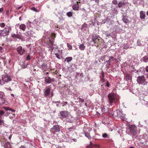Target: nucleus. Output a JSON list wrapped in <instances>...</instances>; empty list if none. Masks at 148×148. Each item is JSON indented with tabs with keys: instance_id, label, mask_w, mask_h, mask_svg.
I'll use <instances>...</instances> for the list:
<instances>
[{
	"instance_id": "f257e3e1",
	"label": "nucleus",
	"mask_w": 148,
	"mask_h": 148,
	"mask_svg": "<svg viewBox=\"0 0 148 148\" xmlns=\"http://www.w3.org/2000/svg\"><path fill=\"white\" fill-rule=\"evenodd\" d=\"M60 118L62 120L64 119H68L71 116L70 113L66 111H62L60 112L58 114Z\"/></svg>"
},
{
	"instance_id": "f03ea898",
	"label": "nucleus",
	"mask_w": 148,
	"mask_h": 148,
	"mask_svg": "<svg viewBox=\"0 0 148 148\" xmlns=\"http://www.w3.org/2000/svg\"><path fill=\"white\" fill-rule=\"evenodd\" d=\"M55 37V35L53 34L52 35V38L53 39L51 40V38H49V41L47 42V44L46 47L49 49V50H51L52 51L54 49L53 46V45H55V44H53L54 42V39Z\"/></svg>"
},
{
	"instance_id": "7ed1b4c3",
	"label": "nucleus",
	"mask_w": 148,
	"mask_h": 148,
	"mask_svg": "<svg viewBox=\"0 0 148 148\" xmlns=\"http://www.w3.org/2000/svg\"><path fill=\"white\" fill-rule=\"evenodd\" d=\"M129 129L130 133L133 136L136 135L137 133V127L134 125H129Z\"/></svg>"
},
{
	"instance_id": "20e7f679",
	"label": "nucleus",
	"mask_w": 148,
	"mask_h": 148,
	"mask_svg": "<svg viewBox=\"0 0 148 148\" xmlns=\"http://www.w3.org/2000/svg\"><path fill=\"white\" fill-rule=\"evenodd\" d=\"M11 80L12 79L10 76L7 75H2V76L1 85H3Z\"/></svg>"
},
{
	"instance_id": "39448f33",
	"label": "nucleus",
	"mask_w": 148,
	"mask_h": 148,
	"mask_svg": "<svg viewBox=\"0 0 148 148\" xmlns=\"http://www.w3.org/2000/svg\"><path fill=\"white\" fill-rule=\"evenodd\" d=\"M11 27L6 25L5 28L2 30L3 34V36H5L9 34V32L11 31Z\"/></svg>"
},
{
	"instance_id": "423d86ee",
	"label": "nucleus",
	"mask_w": 148,
	"mask_h": 148,
	"mask_svg": "<svg viewBox=\"0 0 148 148\" xmlns=\"http://www.w3.org/2000/svg\"><path fill=\"white\" fill-rule=\"evenodd\" d=\"M99 36L95 34H93L92 35V40L91 42L92 45H95V43H98L99 42V39H98Z\"/></svg>"
},
{
	"instance_id": "0eeeda50",
	"label": "nucleus",
	"mask_w": 148,
	"mask_h": 148,
	"mask_svg": "<svg viewBox=\"0 0 148 148\" xmlns=\"http://www.w3.org/2000/svg\"><path fill=\"white\" fill-rule=\"evenodd\" d=\"M60 130V127L59 125H54L50 130L51 132L53 134L56 132H59Z\"/></svg>"
},
{
	"instance_id": "6e6552de",
	"label": "nucleus",
	"mask_w": 148,
	"mask_h": 148,
	"mask_svg": "<svg viewBox=\"0 0 148 148\" xmlns=\"http://www.w3.org/2000/svg\"><path fill=\"white\" fill-rule=\"evenodd\" d=\"M137 81L138 83L139 84H145V77L143 76H139L138 77Z\"/></svg>"
},
{
	"instance_id": "1a4fd4ad",
	"label": "nucleus",
	"mask_w": 148,
	"mask_h": 148,
	"mask_svg": "<svg viewBox=\"0 0 148 148\" xmlns=\"http://www.w3.org/2000/svg\"><path fill=\"white\" fill-rule=\"evenodd\" d=\"M5 101L4 93L0 92V106L3 104Z\"/></svg>"
},
{
	"instance_id": "9d476101",
	"label": "nucleus",
	"mask_w": 148,
	"mask_h": 148,
	"mask_svg": "<svg viewBox=\"0 0 148 148\" xmlns=\"http://www.w3.org/2000/svg\"><path fill=\"white\" fill-rule=\"evenodd\" d=\"M116 97V96L114 93H111L109 95L108 98L110 103L113 102L114 100Z\"/></svg>"
},
{
	"instance_id": "9b49d317",
	"label": "nucleus",
	"mask_w": 148,
	"mask_h": 148,
	"mask_svg": "<svg viewBox=\"0 0 148 148\" xmlns=\"http://www.w3.org/2000/svg\"><path fill=\"white\" fill-rule=\"evenodd\" d=\"M16 51L20 55H23L25 52L24 49L21 46L18 47L16 49Z\"/></svg>"
},
{
	"instance_id": "f8f14e48",
	"label": "nucleus",
	"mask_w": 148,
	"mask_h": 148,
	"mask_svg": "<svg viewBox=\"0 0 148 148\" xmlns=\"http://www.w3.org/2000/svg\"><path fill=\"white\" fill-rule=\"evenodd\" d=\"M43 71H46L47 68L48 66L47 64L44 63H42L41 65H39L38 66Z\"/></svg>"
},
{
	"instance_id": "ddd939ff",
	"label": "nucleus",
	"mask_w": 148,
	"mask_h": 148,
	"mask_svg": "<svg viewBox=\"0 0 148 148\" xmlns=\"http://www.w3.org/2000/svg\"><path fill=\"white\" fill-rule=\"evenodd\" d=\"M34 32L32 30H30L24 33V34L26 36L33 37L34 36Z\"/></svg>"
},
{
	"instance_id": "4468645a",
	"label": "nucleus",
	"mask_w": 148,
	"mask_h": 148,
	"mask_svg": "<svg viewBox=\"0 0 148 148\" xmlns=\"http://www.w3.org/2000/svg\"><path fill=\"white\" fill-rule=\"evenodd\" d=\"M116 60V59L115 58H114L112 56H111L109 60L107 61V62L108 65H110L111 62H112V63L113 64Z\"/></svg>"
},
{
	"instance_id": "2eb2a0df",
	"label": "nucleus",
	"mask_w": 148,
	"mask_h": 148,
	"mask_svg": "<svg viewBox=\"0 0 148 148\" xmlns=\"http://www.w3.org/2000/svg\"><path fill=\"white\" fill-rule=\"evenodd\" d=\"M45 81L47 83L50 84L54 81V79L51 78L50 77H48V78L46 77L45 78Z\"/></svg>"
},
{
	"instance_id": "dca6fc26",
	"label": "nucleus",
	"mask_w": 148,
	"mask_h": 148,
	"mask_svg": "<svg viewBox=\"0 0 148 148\" xmlns=\"http://www.w3.org/2000/svg\"><path fill=\"white\" fill-rule=\"evenodd\" d=\"M79 5L77 3L73 5V9L75 10H79Z\"/></svg>"
},
{
	"instance_id": "f3484780",
	"label": "nucleus",
	"mask_w": 148,
	"mask_h": 148,
	"mask_svg": "<svg viewBox=\"0 0 148 148\" xmlns=\"http://www.w3.org/2000/svg\"><path fill=\"white\" fill-rule=\"evenodd\" d=\"M140 18L141 19H145V12L141 11L140 12Z\"/></svg>"
},
{
	"instance_id": "a211bd4d",
	"label": "nucleus",
	"mask_w": 148,
	"mask_h": 148,
	"mask_svg": "<svg viewBox=\"0 0 148 148\" xmlns=\"http://www.w3.org/2000/svg\"><path fill=\"white\" fill-rule=\"evenodd\" d=\"M122 19L124 22L125 23H127L130 21L128 19V17L126 16H123Z\"/></svg>"
},
{
	"instance_id": "6ab92c4d",
	"label": "nucleus",
	"mask_w": 148,
	"mask_h": 148,
	"mask_svg": "<svg viewBox=\"0 0 148 148\" xmlns=\"http://www.w3.org/2000/svg\"><path fill=\"white\" fill-rule=\"evenodd\" d=\"M51 89L49 88H47L45 89L44 92V95L45 96H48L50 93Z\"/></svg>"
},
{
	"instance_id": "aec40b11",
	"label": "nucleus",
	"mask_w": 148,
	"mask_h": 148,
	"mask_svg": "<svg viewBox=\"0 0 148 148\" xmlns=\"http://www.w3.org/2000/svg\"><path fill=\"white\" fill-rule=\"evenodd\" d=\"M126 5L125 2L123 1H121L119 2L117 5V6L118 7L120 8L121 7H123L124 6Z\"/></svg>"
},
{
	"instance_id": "412c9836",
	"label": "nucleus",
	"mask_w": 148,
	"mask_h": 148,
	"mask_svg": "<svg viewBox=\"0 0 148 148\" xmlns=\"http://www.w3.org/2000/svg\"><path fill=\"white\" fill-rule=\"evenodd\" d=\"M4 147L5 148H12V146L10 142H7L4 144Z\"/></svg>"
},
{
	"instance_id": "4be33fe9",
	"label": "nucleus",
	"mask_w": 148,
	"mask_h": 148,
	"mask_svg": "<svg viewBox=\"0 0 148 148\" xmlns=\"http://www.w3.org/2000/svg\"><path fill=\"white\" fill-rule=\"evenodd\" d=\"M83 77V73H76L75 77L77 79H80Z\"/></svg>"
},
{
	"instance_id": "5701e85b",
	"label": "nucleus",
	"mask_w": 148,
	"mask_h": 148,
	"mask_svg": "<svg viewBox=\"0 0 148 148\" xmlns=\"http://www.w3.org/2000/svg\"><path fill=\"white\" fill-rule=\"evenodd\" d=\"M73 59V58L71 57H69L66 58L65 59V61H66L68 63H69Z\"/></svg>"
},
{
	"instance_id": "b1692460",
	"label": "nucleus",
	"mask_w": 148,
	"mask_h": 148,
	"mask_svg": "<svg viewBox=\"0 0 148 148\" xmlns=\"http://www.w3.org/2000/svg\"><path fill=\"white\" fill-rule=\"evenodd\" d=\"M19 28L21 30L24 31L26 28V26L24 24H21L19 25Z\"/></svg>"
},
{
	"instance_id": "393cba45",
	"label": "nucleus",
	"mask_w": 148,
	"mask_h": 148,
	"mask_svg": "<svg viewBox=\"0 0 148 148\" xmlns=\"http://www.w3.org/2000/svg\"><path fill=\"white\" fill-rule=\"evenodd\" d=\"M88 23L89 26L91 27H92L94 25V22L92 20L90 21Z\"/></svg>"
},
{
	"instance_id": "a878e982",
	"label": "nucleus",
	"mask_w": 148,
	"mask_h": 148,
	"mask_svg": "<svg viewBox=\"0 0 148 148\" xmlns=\"http://www.w3.org/2000/svg\"><path fill=\"white\" fill-rule=\"evenodd\" d=\"M84 134H85V136L88 138V139H90L91 138V137L90 136V134L88 132H86L84 131Z\"/></svg>"
},
{
	"instance_id": "bb28decb",
	"label": "nucleus",
	"mask_w": 148,
	"mask_h": 148,
	"mask_svg": "<svg viewBox=\"0 0 148 148\" xmlns=\"http://www.w3.org/2000/svg\"><path fill=\"white\" fill-rule=\"evenodd\" d=\"M79 48L81 50H83L85 49V47L84 46L83 44H82L79 45Z\"/></svg>"
},
{
	"instance_id": "cd10ccee",
	"label": "nucleus",
	"mask_w": 148,
	"mask_h": 148,
	"mask_svg": "<svg viewBox=\"0 0 148 148\" xmlns=\"http://www.w3.org/2000/svg\"><path fill=\"white\" fill-rule=\"evenodd\" d=\"M143 61L145 62H148V56H145L143 58Z\"/></svg>"
},
{
	"instance_id": "c85d7f7f",
	"label": "nucleus",
	"mask_w": 148,
	"mask_h": 148,
	"mask_svg": "<svg viewBox=\"0 0 148 148\" xmlns=\"http://www.w3.org/2000/svg\"><path fill=\"white\" fill-rule=\"evenodd\" d=\"M126 78L127 80H130L131 78V76L130 74H127L126 75Z\"/></svg>"
},
{
	"instance_id": "c756f323",
	"label": "nucleus",
	"mask_w": 148,
	"mask_h": 148,
	"mask_svg": "<svg viewBox=\"0 0 148 148\" xmlns=\"http://www.w3.org/2000/svg\"><path fill=\"white\" fill-rule=\"evenodd\" d=\"M123 48L124 49H127L129 48V46L127 44H125L123 45Z\"/></svg>"
},
{
	"instance_id": "7c9ffc66",
	"label": "nucleus",
	"mask_w": 148,
	"mask_h": 148,
	"mask_svg": "<svg viewBox=\"0 0 148 148\" xmlns=\"http://www.w3.org/2000/svg\"><path fill=\"white\" fill-rule=\"evenodd\" d=\"M66 15L69 17H71L73 15V12H69L66 13Z\"/></svg>"
},
{
	"instance_id": "2f4dec72",
	"label": "nucleus",
	"mask_w": 148,
	"mask_h": 148,
	"mask_svg": "<svg viewBox=\"0 0 148 148\" xmlns=\"http://www.w3.org/2000/svg\"><path fill=\"white\" fill-rule=\"evenodd\" d=\"M102 137L104 138H109V136L107 133H104L102 134Z\"/></svg>"
},
{
	"instance_id": "473e14b6",
	"label": "nucleus",
	"mask_w": 148,
	"mask_h": 148,
	"mask_svg": "<svg viewBox=\"0 0 148 148\" xmlns=\"http://www.w3.org/2000/svg\"><path fill=\"white\" fill-rule=\"evenodd\" d=\"M55 55L56 57L58 59H61V56L58 53H55Z\"/></svg>"
},
{
	"instance_id": "72a5a7b5",
	"label": "nucleus",
	"mask_w": 148,
	"mask_h": 148,
	"mask_svg": "<svg viewBox=\"0 0 148 148\" xmlns=\"http://www.w3.org/2000/svg\"><path fill=\"white\" fill-rule=\"evenodd\" d=\"M31 58V57L30 56V55L29 54H28L26 57V60H30Z\"/></svg>"
},
{
	"instance_id": "f704fd0d",
	"label": "nucleus",
	"mask_w": 148,
	"mask_h": 148,
	"mask_svg": "<svg viewBox=\"0 0 148 148\" xmlns=\"http://www.w3.org/2000/svg\"><path fill=\"white\" fill-rule=\"evenodd\" d=\"M90 144L91 145L93 146H94L95 147H96L97 148H99L100 147V146L99 145L95 144H92V143L91 142H90Z\"/></svg>"
},
{
	"instance_id": "c9c22d12",
	"label": "nucleus",
	"mask_w": 148,
	"mask_h": 148,
	"mask_svg": "<svg viewBox=\"0 0 148 148\" xmlns=\"http://www.w3.org/2000/svg\"><path fill=\"white\" fill-rule=\"evenodd\" d=\"M5 25L3 23H0V27L2 28H3L4 27H5Z\"/></svg>"
},
{
	"instance_id": "e433bc0d",
	"label": "nucleus",
	"mask_w": 148,
	"mask_h": 148,
	"mask_svg": "<svg viewBox=\"0 0 148 148\" xmlns=\"http://www.w3.org/2000/svg\"><path fill=\"white\" fill-rule=\"evenodd\" d=\"M4 120L0 119V125H4Z\"/></svg>"
},
{
	"instance_id": "4c0bfd02",
	"label": "nucleus",
	"mask_w": 148,
	"mask_h": 148,
	"mask_svg": "<svg viewBox=\"0 0 148 148\" xmlns=\"http://www.w3.org/2000/svg\"><path fill=\"white\" fill-rule=\"evenodd\" d=\"M5 110H6V111H8V110L11 111L13 112H15V110H14L12 109L11 108H7V109H5Z\"/></svg>"
},
{
	"instance_id": "58836bf2",
	"label": "nucleus",
	"mask_w": 148,
	"mask_h": 148,
	"mask_svg": "<svg viewBox=\"0 0 148 148\" xmlns=\"http://www.w3.org/2000/svg\"><path fill=\"white\" fill-rule=\"evenodd\" d=\"M137 43L138 45V46H140L141 44L140 43V40L139 39H138L137 40Z\"/></svg>"
},
{
	"instance_id": "ea45409f",
	"label": "nucleus",
	"mask_w": 148,
	"mask_h": 148,
	"mask_svg": "<svg viewBox=\"0 0 148 148\" xmlns=\"http://www.w3.org/2000/svg\"><path fill=\"white\" fill-rule=\"evenodd\" d=\"M67 46L69 48V49H71L72 48V46L69 44V43H67Z\"/></svg>"
},
{
	"instance_id": "a19ab883",
	"label": "nucleus",
	"mask_w": 148,
	"mask_h": 148,
	"mask_svg": "<svg viewBox=\"0 0 148 148\" xmlns=\"http://www.w3.org/2000/svg\"><path fill=\"white\" fill-rule=\"evenodd\" d=\"M78 101H79V102H81L82 103V102H83L84 100L83 99L81 98H78Z\"/></svg>"
},
{
	"instance_id": "79ce46f5",
	"label": "nucleus",
	"mask_w": 148,
	"mask_h": 148,
	"mask_svg": "<svg viewBox=\"0 0 148 148\" xmlns=\"http://www.w3.org/2000/svg\"><path fill=\"white\" fill-rule=\"evenodd\" d=\"M68 130L70 131H73L74 130V128L73 127H72L69 128Z\"/></svg>"
},
{
	"instance_id": "37998d69",
	"label": "nucleus",
	"mask_w": 148,
	"mask_h": 148,
	"mask_svg": "<svg viewBox=\"0 0 148 148\" xmlns=\"http://www.w3.org/2000/svg\"><path fill=\"white\" fill-rule=\"evenodd\" d=\"M4 113V112L3 110H0V116H1Z\"/></svg>"
},
{
	"instance_id": "c03bdc74",
	"label": "nucleus",
	"mask_w": 148,
	"mask_h": 148,
	"mask_svg": "<svg viewBox=\"0 0 148 148\" xmlns=\"http://www.w3.org/2000/svg\"><path fill=\"white\" fill-rule=\"evenodd\" d=\"M112 2L113 3L114 5H116L117 4L116 0H113Z\"/></svg>"
},
{
	"instance_id": "a18cd8bd",
	"label": "nucleus",
	"mask_w": 148,
	"mask_h": 148,
	"mask_svg": "<svg viewBox=\"0 0 148 148\" xmlns=\"http://www.w3.org/2000/svg\"><path fill=\"white\" fill-rule=\"evenodd\" d=\"M106 84L105 86L107 87H109L110 86V84L108 81H107L106 82Z\"/></svg>"
},
{
	"instance_id": "49530a36",
	"label": "nucleus",
	"mask_w": 148,
	"mask_h": 148,
	"mask_svg": "<svg viewBox=\"0 0 148 148\" xmlns=\"http://www.w3.org/2000/svg\"><path fill=\"white\" fill-rule=\"evenodd\" d=\"M32 10H33L34 11L37 12V9L35 7H33L31 8Z\"/></svg>"
},
{
	"instance_id": "de8ad7c7",
	"label": "nucleus",
	"mask_w": 148,
	"mask_h": 148,
	"mask_svg": "<svg viewBox=\"0 0 148 148\" xmlns=\"http://www.w3.org/2000/svg\"><path fill=\"white\" fill-rule=\"evenodd\" d=\"M5 89L7 90L10 91H11L12 90L10 88H5Z\"/></svg>"
},
{
	"instance_id": "09e8293b",
	"label": "nucleus",
	"mask_w": 148,
	"mask_h": 148,
	"mask_svg": "<svg viewBox=\"0 0 148 148\" xmlns=\"http://www.w3.org/2000/svg\"><path fill=\"white\" fill-rule=\"evenodd\" d=\"M4 10L3 8H0V13H1L3 12Z\"/></svg>"
},
{
	"instance_id": "8fccbe9b",
	"label": "nucleus",
	"mask_w": 148,
	"mask_h": 148,
	"mask_svg": "<svg viewBox=\"0 0 148 148\" xmlns=\"http://www.w3.org/2000/svg\"><path fill=\"white\" fill-rule=\"evenodd\" d=\"M125 118V117L124 116H120L121 119L122 120H124V119Z\"/></svg>"
},
{
	"instance_id": "3c124183",
	"label": "nucleus",
	"mask_w": 148,
	"mask_h": 148,
	"mask_svg": "<svg viewBox=\"0 0 148 148\" xmlns=\"http://www.w3.org/2000/svg\"><path fill=\"white\" fill-rule=\"evenodd\" d=\"M53 103H60V101H53Z\"/></svg>"
},
{
	"instance_id": "603ef678",
	"label": "nucleus",
	"mask_w": 148,
	"mask_h": 148,
	"mask_svg": "<svg viewBox=\"0 0 148 148\" xmlns=\"http://www.w3.org/2000/svg\"><path fill=\"white\" fill-rule=\"evenodd\" d=\"M87 26V25L86 23H84V25H83L82 27H86Z\"/></svg>"
},
{
	"instance_id": "864d4df0",
	"label": "nucleus",
	"mask_w": 148,
	"mask_h": 148,
	"mask_svg": "<svg viewBox=\"0 0 148 148\" xmlns=\"http://www.w3.org/2000/svg\"><path fill=\"white\" fill-rule=\"evenodd\" d=\"M59 19L60 20H64V18L62 16H61V17H59Z\"/></svg>"
},
{
	"instance_id": "5fc2aeb1",
	"label": "nucleus",
	"mask_w": 148,
	"mask_h": 148,
	"mask_svg": "<svg viewBox=\"0 0 148 148\" xmlns=\"http://www.w3.org/2000/svg\"><path fill=\"white\" fill-rule=\"evenodd\" d=\"M0 36H3V34L2 30H0Z\"/></svg>"
},
{
	"instance_id": "6e6d98bb",
	"label": "nucleus",
	"mask_w": 148,
	"mask_h": 148,
	"mask_svg": "<svg viewBox=\"0 0 148 148\" xmlns=\"http://www.w3.org/2000/svg\"><path fill=\"white\" fill-rule=\"evenodd\" d=\"M145 70L146 72H148V66H147L146 67Z\"/></svg>"
},
{
	"instance_id": "4d7b16f0",
	"label": "nucleus",
	"mask_w": 148,
	"mask_h": 148,
	"mask_svg": "<svg viewBox=\"0 0 148 148\" xmlns=\"http://www.w3.org/2000/svg\"><path fill=\"white\" fill-rule=\"evenodd\" d=\"M15 117V115L14 114H12V116L11 117V116H10V119H12V118H13V117Z\"/></svg>"
},
{
	"instance_id": "13d9d810",
	"label": "nucleus",
	"mask_w": 148,
	"mask_h": 148,
	"mask_svg": "<svg viewBox=\"0 0 148 148\" xmlns=\"http://www.w3.org/2000/svg\"><path fill=\"white\" fill-rule=\"evenodd\" d=\"M91 1H95L96 2V3H98V2H99V0H90Z\"/></svg>"
},
{
	"instance_id": "bf43d9fd",
	"label": "nucleus",
	"mask_w": 148,
	"mask_h": 148,
	"mask_svg": "<svg viewBox=\"0 0 148 148\" xmlns=\"http://www.w3.org/2000/svg\"><path fill=\"white\" fill-rule=\"evenodd\" d=\"M9 115V114L8 113H7L6 114H5V116H8Z\"/></svg>"
},
{
	"instance_id": "052dcab7",
	"label": "nucleus",
	"mask_w": 148,
	"mask_h": 148,
	"mask_svg": "<svg viewBox=\"0 0 148 148\" xmlns=\"http://www.w3.org/2000/svg\"><path fill=\"white\" fill-rule=\"evenodd\" d=\"M19 148H25V147L24 146L22 145Z\"/></svg>"
},
{
	"instance_id": "680f3d73",
	"label": "nucleus",
	"mask_w": 148,
	"mask_h": 148,
	"mask_svg": "<svg viewBox=\"0 0 148 148\" xmlns=\"http://www.w3.org/2000/svg\"><path fill=\"white\" fill-rule=\"evenodd\" d=\"M2 49V48L1 47H0V52H1Z\"/></svg>"
},
{
	"instance_id": "e2e57ef3",
	"label": "nucleus",
	"mask_w": 148,
	"mask_h": 148,
	"mask_svg": "<svg viewBox=\"0 0 148 148\" xmlns=\"http://www.w3.org/2000/svg\"><path fill=\"white\" fill-rule=\"evenodd\" d=\"M34 23H37V20H36V19L34 20Z\"/></svg>"
},
{
	"instance_id": "0e129e2a",
	"label": "nucleus",
	"mask_w": 148,
	"mask_h": 148,
	"mask_svg": "<svg viewBox=\"0 0 148 148\" xmlns=\"http://www.w3.org/2000/svg\"><path fill=\"white\" fill-rule=\"evenodd\" d=\"M105 108H102V112H103V111H104V110H105Z\"/></svg>"
},
{
	"instance_id": "69168bd1",
	"label": "nucleus",
	"mask_w": 148,
	"mask_h": 148,
	"mask_svg": "<svg viewBox=\"0 0 148 148\" xmlns=\"http://www.w3.org/2000/svg\"><path fill=\"white\" fill-rule=\"evenodd\" d=\"M21 7H22L21 6H20L18 8V9L19 10V9H21Z\"/></svg>"
},
{
	"instance_id": "338daca9",
	"label": "nucleus",
	"mask_w": 148,
	"mask_h": 148,
	"mask_svg": "<svg viewBox=\"0 0 148 148\" xmlns=\"http://www.w3.org/2000/svg\"><path fill=\"white\" fill-rule=\"evenodd\" d=\"M11 96L12 97H14V95L13 94H11Z\"/></svg>"
},
{
	"instance_id": "774afa93",
	"label": "nucleus",
	"mask_w": 148,
	"mask_h": 148,
	"mask_svg": "<svg viewBox=\"0 0 148 148\" xmlns=\"http://www.w3.org/2000/svg\"><path fill=\"white\" fill-rule=\"evenodd\" d=\"M19 20H20V21H21V20H22V19H21V17H20L19 18Z\"/></svg>"
}]
</instances>
